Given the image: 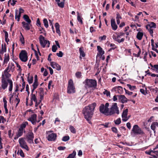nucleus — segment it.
Instances as JSON below:
<instances>
[{
    "label": "nucleus",
    "mask_w": 158,
    "mask_h": 158,
    "mask_svg": "<svg viewBox=\"0 0 158 158\" xmlns=\"http://www.w3.org/2000/svg\"><path fill=\"white\" fill-rule=\"evenodd\" d=\"M96 104L94 103L85 107L83 109L82 113L84 118L88 121V123L91 124V120L94 114V113Z\"/></svg>",
    "instance_id": "nucleus-1"
},
{
    "label": "nucleus",
    "mask_w": 158,
    "mask_h": 158,
    "mask_svg": "<svg viewBox=\"0 0 158 158\" xmlns=\"http://www.w3.org/2000/svg\"><path fill=\"white\" fill-rule=\"evenodd\" d=\"M84 83L85 84V87L87 89L90 88H95L97 86V81L94 79H86Z\"/></svg>",
    "instance_id": "nucleus-2"
},
{
    "label": "nucleus",
    "mask_w": 158,
    "mask_h": 158,
    "mask_svg": "<svg viewBox=\"0 0 158 158\" xmlns=\"http://www.w3.org/2000/svg\"><path fill=\"white\" fill-rule=\"evenodd\" d=\"M119 110L116 103H113L109 110V115H111L114 114H119Z\"/></svg>",
    "instance_id": "nucleus-3"
},
{
    "label": "nucleus",
    "mask_w": 158,
    "mask_h": 158,
    "mask_svg": "<svg viewBox=\"0 0 158 158\" xmlns=\"http://www.w3.org/2000/svg\"><path fill=\"white\" fill-rule=\"evenodd\" d=\"M109 103L108 102L106 103L105 105L102 104L99 107L100 112L106 115H109Z\"/></svg>",
    "instance_id": "nucleus-4"
},
{
    "label": "nucleus",
    "mask_w": 158,
    "mask_h": 158,
    "mask_svg": "<svg viewBox=\"0 0 158 158\" xmlns=\"http://www.w3.org/2000/svg\"><path fill=\"white\" fill-rule=\"evenodd\" d=\"M39 41L41 46L43 48L46 46L49 47L50 45L49 41L45 39V38L42 35H40L39 37Z\"/></svg>",
    "instance_id": "nucleus-5"
},
{
    "label": "nucleus",
    "mask_w": 158,
    "mask_h": 158,
    "mask_svg": "<svg viewBox=\"0 0 158 158\" xmlns=\"http://www.w3.org/2000/svg\"><path fill=\"white\" fill-rule=\"evenodd\" d=\"M75 92L73 82L72 79H70L68 82L67 92L69 94L74 93Z\"/></svg>",
    "instance_id": "nucleus-6"
},
{
    "label": "nucleus",
    "mask_w": 158,
    "mask_h": 158,
    "mask_svg": "<svg viewBox=\"0 0 158 158\" xmlns=\"http://www.w3.org/2000/svg\"><path fill=\"white\" fill-rule=\"evenodd\" d=\"M131 131L135 134L143 135L144 134L143 132L137 125H135L134 126L131 130Z\"/></svg>",
    "instance_id": "nucleus-7"
},
{
    "label": "nucleus",
    "mask_w": 158,
    "mask_h": 158,
    "mask_svg": "<svg viewBox=\"0 0 158 158\" xmlns=\"http://www.w3.org/2000/svg\"><path fill=\"white\" fill-rule=\"evenodd\" d=\"M19 142L21 147L23 149H24L27 151H28L29 148L27 144L23 138H21L19 139Z\"/></svg>",
    "instance_id": "nucleus-8"
},
{
    "label": "nucleus",
    "mask_w": 158,
    "mask_h": 158,
    "mask_svg": "<svg viewBox=\"0 0 158 158\" xmlns=\"http://www.w3.org/2000/svg\"><path fill=\"white\" fill-rule=\"evenodd\" d=\"M156 27V24L153 22L149 23L146 26V29L148 30L151 35L152 36H153V29L152 28H155Z\"/></svg>",
    "instance_id": "nucleus-9"
},
{
    "label": "nucleus",
    "mask_w": 158,
    "mask_h": 158,
    "mask_svg": "<svg viewBox=\"0 0 158 158\" xmlns=\"http://www.w3.org/2000/svg\"><path fill=\"white\" fill-rule=\"evenodd\" d=\"M19 56L22 61L25 62L27 60V53L25 50L22 51L19 54Z\"/></svg>",
    "instance_id": "nucleus-10"
},
{
    "label": "nucleus",
    "mask_w": 158,
    "mask_h": 158,
    "mask_svg": "<svg viewBox=\"0 0 158 158\" xmlns=\"http://www.w3.org/2000/svg\"><path fill=\"white\" fill-rule=\"evenodd\" d=\"M34 134L32 131H29L26 135L27 141L30 143H33Z\"/></svg>",
    "instance_id": "nucleus-11"
},
{
    "label": "nucleus",
    "mask_w": 158,
    "mask_h": 158,
    "mask_svg": "<svg viewBox=\"0 0 158 158\" xmlns=\"http://www.w3.org/2000/svg\"><path fill=\"white\" fill-rule=\"evenodd\" d=\"M52 131H50L48 132V136L47 139L50 141H54L56 138V134L52 132Z\"/></svg>",
    "instance_id": "nucleus-12"
},
{
    "label": "nucleus",
    "mask_w": 158,
    "mask_h": 158,
    "mask_svg": "<svg viewBox=\"0 0 158 158\" xmlns=\"http://www.w3.org/2000/svg\"><path fill=\"white\" fill-rule=\"evenodd\" d=\"M8 82L5 78L2 77L1 80V88L3 90L7 88L8 86Z\"/></svg>",
    "instance_id": "nucleus-13"
},
{
    "label": "nucleus",
    "mask_w": 158,
    "mask_h": 158,
    "mask_svg": "<svg viewBox=\"0 0 158 158\" xmlns=\"http://www.w3.org/2000/svg\"><path fill=\"white\" fill-rule=\"evenodd\" d=\"M15 66L14 63L12 62H10L6 69L10 72L11 71L13 72L15 71Z\"/></svg>",
    "instance_id": "nucleus-14"
},
{
    "label": "nucleus",
    "mask_w": 158,
    "mask_h": 158,
    "mask_svg": "<svg viewBox=\"0 0 158 158\" xmlns=\"http://www.w3.org/2000/svg\"><path fill=\"white\" fill-rule=\"evenodd\" d=\"M37 115L35 114H33L31 115L27 119V120L31 122L33 125H35L36 122Z\"/></svg>",
    "instance_id": "nucleus-15"
},
{
    "label": "nucleus",
    "mask_w": 158,
    "mask_h": 158,
    "mask_svg": "<svg viewBox=\"0 0 158 158\" xmlns=\"http://www.w3.org/2000/svg\"><path fill=\"white\" fill-rule=\"evenodd\" d=\"M128 112V109H126L124 110L123 112L122 117V120L123 122L127 121L129 119V118L127 117Z\"/></svg>",
    "instance_id": "nucleus-16"
},
{
    "label": "nucleus",
    "mask_w": 158,
    "mask_h": 158,
    "mask_svg": "<svg viewBox=\"0 0 158 158\" xmlns=\"http://www.w3.org/2000/svg\"><path fill=\"white\" fill-rule=\"evenodd\" d=\"M151 128L154 131V133H155L156 131L158 132V123L156 122L152 123L151 125Z\"/></svg>",
    "instance_id": "nucleus-17"
},
{
    "label": "nucleus",
    "mask_w": 158,
    "mask_h": 158,
    "mask_svg": "<svg viewBox=\"0 0 158 158\" xmlns=\"http://www.w3.org/2000/svg\"><path fill=\"white\" fill-rule=\"evenodd\" d=\"M25 131L19 128L16 134V135L14 137V139L15 140L17 139L19 137L21 136L23 134V133H25Z\"/></svg>",
    "instance_id": "nucleus-18"
},
{
    "label": "nucleus",
    "mask_w": 158,
    "mask_h": 158,
    "mask_svg": "<svg viewBox=\"0 0 158 158\" xmlns=\"http://www.w3.org/2000/svg\"><path fill=\"white\" fill-rule=\"evenodd\" d=\"M118 100L123 103H126L128 101L127 99L124 95H118Z\"/></svg>",
    "instance_id": "nucleus-19"
},
{
    "label": "nucleus",
    "mask_w": 158,
    "mask_h": 158,
    "mask_svg": "<svg viewBox=\"0 0 158 158\" xmlns=\"http://www.w3.org/2000/svg\"><path fill=\"white\" fill-rule=\"evenodd\" d=\"M112 91L116 92L119 94H122L123 92V88L121 86H116L112 89Z\"/></svg>",
    "instance_id": "nucleus-20"
},
{
    "label": "nucleus",
    "mask_w": 158,
    "mask_h": 158,
    "mask_svg": "<svg viewBox=\"0 0 158 158\" xmlns=\"http://www.w3.org/2000/svg\"><path fill=\"white\" fill-rule=\"evenodd\" d=\"M111 25L112 29L114 31H115L117 29L118 26L116 25L115 20L114 19H111L110 20Z\"/></svg>",
    "instance_id": "nucleus-21"
},
{
    "label": "nucleus",
    "mask_w": 158,
    "mask_h": 158,
    "mask_svg": "<svg viewBox=\"0 0 158 158\" xmlns=\"http://www.w3.org/2000/svg\"><path fill=\"white\" fill-rule=\"evenodd\" d=\"M51 66L54 69H56V70L59 71L61 70V67L57 63L52 62L51 63Z\"/></svg>",
    "instance_id": "nucleus-22"
},
{
    "label": "nucleus",
    "mask_w": 158,
    "mask_h": 158,
    "mask_svg": "<svg viewBox=\"0 0 158 158\" xmlns=\"http://www.w3.org/2000/svg\"><path fill=\"white\" fill-rule=\"evenodd\" d=\"M37 77V75H35L34 81L32 85V86H33V89L32 90V92H33L34 90L37 88V86L38 85V82Z\"/></svg>",
    "instance_id": "nucleus-23"
},
{
    "label": "nucleus",
    "mask_w": 158,
    "mask_h": 158,
    "mask_svg": "<svg viewBox=\"0 0 158 158\" xmlns=\"http://www.w3.org/2000/svg\"><path fill=\"white\" fill-rule=\"evenodd\" d=\"M23 27L26 30H29L30 29L31 26L30 23H26L25 22H23L22 23Z\"/></svg>",
    "instance_id": "nucleus-24"
},
{
    "label": "nucleus",
    "mask_w": 158,
    "mask_h": 158,
    "mask_svg": "<svg viewBox=\"0 0 158 158\" xmlns=\"http://www.w3.org/2000/svg\"><path fill=\"white\" fill-rule=\"evenodd\" d=\"M7 81L9 84V90L10 92H11L13 88V81L11 79H7Z\"/></svg>",
    "instance_id": "nucleus-25"
},
{
    "label": "nucleus",
    "mask_w": 158,
    "mask_h": 158,
    "mask_svg": "<svg viewBox=\"0 0 158 158\" xmlns=\"http://www.w3.org/2000/svg\"><path fill=\"white\" fill-rule=\"evenodd\" d=\"M10 60V57L8 54H5L4 55L3 64H7Z\"/></svg>",
    "instance_id": "nucleus-26"
},
{
    "label": "nucleus",
    "mask_w": 158,
    "mask_h": 158,
    "mask_svg": "<svg viewBox=\"0 0 158 158\" xmlns=\"http://www.w3.org/2000/svg\"><path fill=\"white\" fill-rule=\"evenodd\" d=\"M28 125V123L27 122H23V123L20 125L19 128L24 130L25 131V128L26 126Z\"/></svg>",
    "instance_id": "nucleus-27"
},
{
    "label": "nucleus",
    "mask_w": 158,
    "mask_h": 158,
    "mask_svg": "<svg viewBox=\"0 0 158 158\" xmlns=\"http://www.w3.org/2000/svg\"><path fill=\"white\" fill-rule=\"evenodd\" d=\"M21 15L19 13L18 11L17 10H15V19H17L18 22L19 21L20 18L21 16Z\"/></svg>",
    "instance_id": "nucleus-28"
},
{
    "label": "nucleus",
    "mask_w": 158,
    "mask_h": 158,
    "mask_svg": "<svg viewBox=\"0 0 158 158\" xmlns=\"http://www.w3.org/2000/svg\"><path fill=\"white\" fill-rule=\"evenodd\" d=\"M97 50L100 55L102 56L104 53V51L103 50L102 48L99 46H98L97 47Z\"/></svg>",
    "instance_id": "nucleus-29"
},
{
    "label": "nucleus",
    "mask_w": 158,
    "mask_h": 158,
    "mask_svg": "<svg viewBox=\"0 0 158 158\" xmlns=\"http://www.w3.org/2000/svg\"><path fill=\"white\" fill-rule=\"evenodd\" d=\"M152 150H151L147 151L145 152L146 154L152 156L154 158H157L156 156H155V155L152 154Z\"/></svg>",
    "instance_id": "nucleus-30"
},
{
    "label": "nucleus",
    "mask_w": 158,
    "mask_h": 158,
    "mask_svg": "<svg viewBox=\"0 0 158 158\" xmlns=\"http://www.w3.org/2000/svg\"><path fill=\"white\" fill-rule=\"evenodd\" d=\"M143 35V33L142 32H139L137 35L136 37L138 39L141 40Z\"/></svg>",
    "instance_id": "nucleus-31"
},
{
    "label": "nucleus",
    "mask_w": 158,
    "mask_h": 158,
    "mask_svg": "<svg viewBox=\"0 0 158 158\" xmlns=\"http://www.w3.org/2000/svg\"><path fill=\"white\" fill-rule=\"evenodd\" d=\"M55 27L56 29V32L58 34H60V25L59 23H55Z\"/></svg>",
    "instance_id": "nucleus-32"
},
{
    "label": "nucleus",
    "mask_w": 158,
    "mask_h": 158,
    "mask_svg": "<svg viewBox=\"0 0 158 158\" xmlns=\"http://www.w3.org/2000/svg\"><path fill=\"white\" fill-rule=\"evenodd\" d=\"M10 71L5 69L4 71V74L5 77L7 78H9L11 76V74L9 73Z\"/></svg>",
    "instance_id": "nucleus-33"
},
{
    "label": "nucleus",
    "mask_w": 158,
    "mask_h": 158,
    "mask_svg": "<svg viewBox=\"0 0 158 158\" xmlns=\"http://www.w3.org/2000/svg\"><path fill=\"white\" fill-rule=\"evenodd\" d=\"M23 18L24 20L27 22V23H31V21L28 15H24L23 16Z\"/></svg>",
    "instance_id": "nucleus-34"
},
{
    "label": "nucleus",
    "mask_w": 158,
    "mask_h": 158,
    "mask_svg": "<svg viewBox=\"0 0 158 158\" xmlns=\"http://www.w3.org/2000/svg\"><path fill=\"white\" fill-rule=\"evenodd\" d=\"M76 155V152L75 151H73V152L69 155L67 158H74Z\"/></svg>",
    "instance_id": "nucleus-35"
},
{
    "label": "nucleus",
    "mask_w": 158,
    "mask_h": 158,
    "mask_svg": "<svg viewBox=\"0 0 158 158\" xmlns=\"http://www.w3.org/2000/svg\"><path fill=\"white\" fill-rule=\"evenodd\" d=\"M77 19L78 22H79L81 24L83 23L82 19L83 18L80 17L79 15V12H77Z\"/></svg>",
    "instance_id": "nucleus-36"
},
{
    "label": "nucleus",
    "mask_w": 158,
    "mask_h": 158,
    "mask_svg": "<svg viewBox=\"0 0 158 158\" xmlns=\"http://www.w3.org/2000/svg\"><path fill=\"white\" fill-rule=\"evenodd\" d=\"M119 38H118V36H117L116 38H115V40L118 42V43L123 42L124 41L125 39L124 38H122L121 40L119 39Z\"/></svg>",
    "instance_id": "nucleus-37"
},
{
    "label": "nucleus",
    "mask_w": 158,
    "mask_h": 158,
    "mask_svg": "<svg viewBox=\"0 0 158 158\" xmlns=\"http://www.w3.org/2000/svg\"><path fill=\"white\" fill-rule=\"evenodd\" d=\"M79 52H80V56H81L82 57H84L85 56V53L81 48H79Z\"/></svg>",
    "instance_id": "nucleus-38"
},
{
    "label": "nucleus",
    "mask_w": 158,
    "mask_h": 158,
    "mask_svg": "<svg viewBox=\"0 0 158 158\" xmlns=\"http://www.w3.org/2000/svg\"><path fill=\"white\" fill-rule=\"evenodd\" d=\"M127 85L131 90H133L136 89V87L135 86H131L130 84H127Z\"/></svg>",
    "instance_id": "nucleus-39"
},
{
    "label": "nucleus",
    "mask_w": 158,
    "mask_h": 158,
    "mask_svg": "<svg viewBox=\"0 0 158 158\" xmlns=\"http://www.w3.org/2000/svg\"><path fill=\"white\" fill-rule=\"evenodd\" d=\"M43 23L45 27L46 28H48V23L47 20L44 19L43 20Z\"/></svg>",
    "instance_id": "nucleus-40"
},
{
    "label": "nucleus",
    "mask_w": 158,
    "mask_h": 158,
    "mask_svg": "<svg viewBox=\"0 0 158 158\" xmlns=\"http://www.w3.org/2000/svg\"><path fill=\"white\" fill-rule=\"evenodd\" d=\"M21 35L20 37V41L22 44H24V38L22 33H20Z\"/></svg>",
    "instance_id": "nucleus-41"
},
{
    "label": "nucleus",
    "mask_w": 158,
    "mask_h": 158,
    "mask_svg": "<svg viewBox=\"0 0 158 158\" xmlns=\"http://www.w3.org/2000/svg\"><path fill=\"white\" fill-rule=\"evenodd\" d=\"M151 91L154 93L158 94V88L156 87L154 88H152L151 89Z\"/></svg>",
    "instance_id": "nucleus-42"
},
{
    "label": "nucleus",
    "mask_w": 158,
    "mask_h": 158,
    "mask_svg": "<svg viewBox=\"0 0 158 158\" xmlns=\"http://www.w3.org/2000/svg\"><path fill=\"white\" fill-rule=\"evenodd\" d=\"M33 77L32 76H29L27 78V81L29 84H31L33 82Z\"/></svg>",
    "instance_id": "nucleus-43"
},
{
    "label": "nucleus",
    "mask_w": 158,
    "mask_h": 158,
    "mask_svg": "<svg viewBox=\"0 0 158 158\" xmlns=\"http://www.w3.org/2000/svg\"><path fill=\"white\" fill-rule=\"evenodd\" d=\"M31 100L33 101L34 102L37 101V99L36 97L35 94H31Z\"/></svg>",
    "instance_id": "nucleus-44"
},
{
    "label": "nucleus",
    "mask_w": 158,
    "mask_h": 158,
    "mask_svg": "<svg viewBox=\"0 0 158 158\" xmlns=\"http://www.w3.org/2000/svg\"><path fill=\"white\" fill-rule=\"evenodd\" d=\"M6 121V119L4 117L1 116H0V123H4Z\"/></svg>",
    "instance_id": "nucleus-45"
},
{
    "label": "nucleus",
    "mask_w": 158,
    "mask_h": 158,
    "mask_svg": "<svg viewBox=\"0 0 158 158\" xmlns=\"http://www.w3.org/2000/svg\"><path fill=\"white\" fill-rule=\"evenodd\" d=\"M17 153H19L20 155L22 157H24V155L23 152L21 149L19 150Z\"/></svg>",
    "instance_id": "nucleus-46"
},
{
    "label": "nucleus",
    "mask_w": 158,
    "mask_h": 158,
    "mask_svg": "<svg viewBox=\"0 0 158 158\" xmlns=\"http://www.w3.org/2000/svg\"><path fill=\"white\" fill-rule=\"evenodd\" d=\"M103 93L104 94H106L107 97L110 96V92L106 89H105V91L103 92Z\"/></svg>",
    "instance_id": "nucleus-47"
},
{
    "label": "nucleus",
    "mask_w": 158,
    "mask_h": 158,
    "mask_svg": "<svg viewBox=\"0 0 158 158\" xmlns=\"http://www.w3.org/2000/svg\"><path fill=\"white\" fill-rule=\"evenodd\" d=\"M69 129L71 132L73 133H75L76 132V131L74 128L72 126H70Z\"/></svg>",
    "instance_id": "nucleus-48"
},
{
    "label": "nucleus",
    "mask_w": 158,
    "mask_h": 158,
    "mask_svg": "<svg viewBox=\"0 0 158 158\" xmlns=\"http://www.w3.org/2000/svg\"><path fill=\"white\" fill-rule=\"evenodd\" d=\"M15 103H16V107H17L18 104L20 102V100L18 98V96H16V97L15 98Z\"/></svg>",
    "instance_id": "nucleus-49"
},
{
    "label": "nucleus",
    "mask_w": 158,
    "mask_h": 158,
    "mask_svg": "<svg viewBox=\"0 0 158 158\" xmlns=\"http://www.w3.org/2000/svg\"><path fill=\"white\" fill-rule=\"evenodd\" d=\"M116 125H119L121 123V120L120 118H118L116 120L114 121Z\"/></svg>",
    "instance_id": "nucleus-50"
},
{
    "label": "nucleus",
    "mask_w": 158,
    "mask_h": 158,
    "mask_svg": "<svg viewBox=\"0 0 158 158\" xmlns=\"http://www.w3.org/2000/svg\"><path fill=\"white\" fill-rule=\"evenodd\" d=\"M69 136H64L62 139V140L63 141H66L69 140Z\"/></svg>",
    "instance_id": "nucleus-51"
},
{
    "label": "nucleus",
    "mask_w": 158,
    "mask_h": 158,
    "mask_svg": "<svg viewBox=\"0 0 158 158\" xmlns=\"http://www.w3.org/2000/svg\"><path fill=\"white\" fill-rule=\"evenodd\" d=\"M152 67L153 68V70L156 71H158V64L154 65L153 66L151 65Z\"/></svg>",
    "instance_id": "nucleus-52"
},
{
    "label": "nucleus",
    "mask_w": 158,
    "mask_h": 158,
    "mask_svg": "<svg viewBox=\"0 0 158 158\" xmlns=\"http://www.w3.org/2000/svg\"><path fill=\"white\" fill-rule=\"evenodd\" d=\"M110 45L111 48H110V49H114L116 48V46L114 44H110Z\"/></svg>",
    "instance_id": "nucleus-53"
},
{
    "label": "nucleus",
    "mask_w": 158,
    "mask_h": 158,
    "mask_svg": "<svg viewBox=\"0 0 158 158\" xmlns=\"http://www.w3.org/2000/svg\"><path fill=\"white\" fill-rule=\"evenodd\" d=\"M112 7L114 9V5L119 1V0H112Z\"/></svg>",
    "instance_id": "nucleus-54"
},
{
    "label": "nucleus",
    "mask_w": 158,
    "mask_h": 158,
    "mask_svg": "<svg viewBox=\"0 0 158 158\" xmlns=\"http://www.w3.org/2000/svg\"><path fill=\"white\" fill-rule=\"evenodd\" d=\"M57 4L59 7L61 8H63L64 7V2H59L57 3Z\"/></svg>",
    "instance_id": "nucleus-55"
},
{
    "label": "nucleus",
    "mask_w": 158,
    "mask_h": 158,
    "mask_svg": "<svg viewBox=\"0 0 158 158\" xmlns=\"http://www.w3.org/2000/svg\"><path fill=\"white\" fill-rule=\"evenodd\" d=\"M57 50V47L55 45H53L52 47V52H55Z\"/></svg>",
    "instance_id": "nucleus-56"
},
{
    "label": "nucleus",
    "mask_w": 158,
    "mask_h": 158,
    "mask_svg": "<svg viewBox=\"0 0 158 158\" xmlns=\"http://www.w3.org/2000/svg\"><path fill=\"white\" fill-rule=\"evenodd\" d=\"M140 91L141 93H142L143 94H144V95H146V94H147L146 91L145 90L143 89H140Z\"/></svg>",
    "instance_id": "nucleus-57"
},
{
    "label": "nucleus",
    "mask_w": 158,
    "mask_h": 158,
    "mask_svg": "<svg viewBox=\"0 0 158 158\" xmlns=\"http://www.w3.org/2000/svg\"><path fill=\"white\" fill-rule=\"evenodd\" d=\"M75 75L77 77L80 78L81 76V73L80 72H77L76 73Z\"/></svg>",
    "instance_id": "nucleus-58"
},
{
    "label": "nucleus",
    "mask_w": 158,
    "mask_h": 158,
    "mask_svg": "<svg viewBox=\"0 0 158 158\" xmlns=\"http://www.w3.org/2000/svg\"><path fill=\"white\" fill-rule=\"evenodd\" d=\"M56 55L59 57H62L63 55V53L61 51H59V53H57Z\"/></svg>",
    "instance_id": "nucleus-59"
},
{
    "label": "nucleus",
    "mask_w": 158,
    "mask_h": 158,
    "mask_svg": "<svg viewBox=\"0 0 158 158\" xmlns=\"http://www.w3.org/2000/svg\"><path fill=\"white\" fill-rule=\"evenodd\" d=\"M8 134L9 137L11 138L13 136V134L11 133V130H9L8 131Z\"/></svg>",
    "instance_id": "nucleus-60"
},
{
    "label": "nucleus",
    "mask_w": 158,
    "mask_h": 158,
    "mask_svg": "<svg viewBox=\"0 0 158 158\" xmlns=\"http://www.w3.org/2000/svg\"><path fill=\"white\" fill-rule=\"evenodd\" d=\"M152 154L155 155V156H158V151H155V150H152Z\"/></svg>",
    "instance_id": "nucleus-61"
},
{
    "label": "nucleus",
    "mask_w": 158,
    "mask_h": 158,
    "mask_svg": "<svg viewBox=\"0 0 158 158\" xmlns=\"http://www.w3.org/2000/svg\"><path fill=\"white\" fill-rule=\"evenodd\" d=\"M106 36L105 35H103L102 36H100L99 37V39H100V41L102 40H106Z\"/></svg>",
    "instance_id": "nucleus-62"
},
{
    "label": "nucleus",
    "mask_w": 158,
    "mask_h": 158,
    "mask_svg": "<svg viewBox=\"0 0 158 158\" xmlns=\"http://www.w3.org/2000/svg\"><path fill=\"white\" fill-rule=\"evenodd\" d=\"M16 67L18 68L17 70L21 72L22 71V69H21L20 66L17 63H16Z\"/></svg>",
    "instance_id": "nucleus-63"
},
{
    "label": "nucleus",
    "mask_w": 158,
    "mask_h": 158,
    "mask_svg": "<svg viewBox=\"0 0 158 158\" xmlns=\"http://www.w3.org/2000/svg\"><path fill=\"white\" fill-rule=\"evenodd\" d=\"M122 18L121 16L119 13H117L116 14V19H121Z\"/></svg>",
    "instance_id": "nucleus-64"
}]
</instances>
